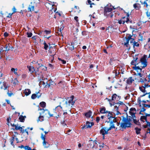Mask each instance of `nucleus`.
<instances>
[{"instance_id": "52", "label": "nucleus", "mask_w": 150, "mask_h": 150, "mask_svg": "<svg viewBox=\"0 0 150 150\" xmlns=\"http://www.w3.org/2000/svg\"><path fill=\"white\" fill-rule=\"evenodd\" d=\"M69 48L71 50H72L74 49V46L72 45V44H71V45L70 46V47H69Z\"/></svg>"}, {"instance_id": "11", "label": "nucleus", "mask_w": 150, "mask_h": 150, "mask_svg": "<svg viewBox=\"0 0 150 150\" xmlns=\"http://www.w3.org/2000/svg\"><path fill=\"white\" fill-rule=\"evenodd\" d=\"M74 99V96H71L70 98V99L69 100L68 102H66V107H67L68 106H71V107H72L74 103V101H73Z\"/></svg>"}, {"instance_id": "26", "label": "nucleus", "mask_w": 150, "mask_h": 150, "mask_svg": "<svg viewBox=\"0 0 150 150\" xmlns=\"http://www.w3.org/2000/svg\"><path fill=\"white\" fill-rule=\"evenodd\" d=\"M132 36L131 35H129L127 37H126V38L129 41L132 40V41L131 42V43L134 40V39L132 38Z\"/></svg>"}, {"instance_id": "62", "label": "nucleus", "mask_w": 150, "mask_h": 150, "mask_svg": "<svg viewBox=\"0 0 150 150\" xmlns=\"http://www.w3.org/2000/svg\"><path fill=\"white\" fill-rule=\"evenodd\" d=\"M45 32L47 34H50V31L49 30H45Z\"/></svg>"}, {"instance_id": "15", "label": "nucleus", "mask_w": 150, "mask_h": 150, "mask_svg": "<svg viewBox=\"0 0 150 150\" xmlns=\"http://www.w3.org/2000/svg\"><path fill=\"white\" fill-rule=\"evenodd\" d=\"M148 84L147 83H145L142 85V86L139 87L140 90L142 92L144 93L145 92V87H148Z\"/></svg>"}, {"instance_id": "29", "label": "nucleus", "mask_w": 150, "mask_h": 150, "mask_svg": "<svg viewBox=\"0 0 150 150\" xmlns=\"http://www.w3.org/2000/svg\"><path fill=\"white\" fill-rule=\"evenodd\" d=\"M25 117H26L25 116H23L22 115H21L19 117V119L20 120V122H23L25 120Z\"/></svg>"}, {"instance_id": "37", "label": "nucleus", "mask_w": 150, "mask_h": 150, "mask_svg": "<svg viewBox=\"0 0 150 150\" xmlns=\"http://www.w3.org/2000/svg\"><path fill=\"white\" fill-rule=\"evenodd\" d=\"M18 81L16 79H15L13 81V83L14 85H17L18 84Z\"/></svg>"}, {"instance_id": "45", "label": "nucleus", "mask_w": 150, "mask_h": 150, "mask_svg": "<svg viewBox=\"0 0 150 150\" xmlns=\"http://www.w3.org/2000/svg\"><path fill=\"white\" fill-rule=\"evenodd\" d=\"M27 35L28 37H30L32 35V33L30 32H27Z\"/></svg>"}, {"instance_id": "44", "label": "nucleus", "mask_w": 150, "mask_h": 150, "mask_svg": "<svg viewBox=\"0 0 150 150\" xmlns=\"http://www.w3.org/2000/svg\"><path fill=\"white\" fill-rule=\"evenodd\" d=\"M146 109L144 108H142L141 110L139 113L143 115V113H142L143 112H144L145 111Z\"/></svg>"}, {"instance_id": "36", "label": "nucleus", "mask_w": 150, "mask_h": 150, "mask_svg": "<svg viewBox=\"0 0 150 150\" xmlns=\"http://www.w3.org/2000/svg\"><path fill=\"white\" fill-rule=\"evenodd\" d=\"M147 81V79L145 78H141L140 80V82L142 83L145 82L146 81Z\"/></svg>"}, {"instance_id": "41", "label": "nucleus", "mask_w": 150, "mask_h": 150, "mask_svg": "<svg viewBox=\"0 0 150 150\" xmlns=\"http://www.w3.org/2000/svg\"><path fill=\"white\" fill-rule=\"evenodd\" d=\"M43 44L44 45V48L45 50H47V49L48 48V46L47 44V43L44 42L43 43Z\"/></svg>"}, {"instance_id": "16", "label": "nucleus", "mask_w": 150, "mask_h": 150, "mask_svg": "<svg viewBox=\"0 0 150 150\" xmlns=\"http://www.w3.org/2000/svg\"><path fill=\"white\" fill-rule=\"evenodd\" d=\"M94 123L93 122H90L88 121L86 122V125L84 126L85 128H88L91 127L93 125Z\"/></svg>"}, {"instance_id": "50", "label": "nucleus", "mask_w": 150, "mask_h": 150, "mask_svg": "<svg viewBox=\"0 0 150 150\" xmlns=\"http://www.w3.org/2000/svg\"><path fill=\"white\" fill-rule=\"evenodd\" d=\"M4 51L3 47H1L0 48V53L1 54L3 53V52Z\"/></svg>"}, {"instance_id": "4", "label": "nucleus", "mask_w": 150, "mask_h": 150, "mask_svg": "<svg viewBox=\"0 0 150 150\" xmlns=\"http://www.w3.org/2000/svg\"><path fill=\"white\" fill-rule=\"evenodd\" d=\"M97 142L96 140H90L89 141L88 146L92 148H95V150H98L97 149Z\"/></svg>"}, {"instance_id": "64", "label": "nucleus", "mask_w": 150, "mask_h": 150, "mask_svg": "<svg viewBox=\"0 0 150 150\" xmlns=\"http://www.w3.org/2000/svg\"><path fill=\"white\" fill-rule=\"evenodd\" d=\"M8 34L7 32H5L4 33V35L5 37H7L8 36Z\"/></svg>"}, {"instance_id": "33", "label": "nucleus", "mask_w": 150, "mask_h": 150, "mask_svg": "<svg viewBox=\"0 0 150 150\" xmlns=\"http://www.w3.org/2000/svg\"><path fill=\"white\" fill-rule=\"evenodd\" d=\"M144 2V6H146L147 8H148L149 6H150V0H149L148 3L145 2Z\"/></svg>"}, {"instance_id": "63", "label": "nucleus", "mask_w": 150, "mask_h": 150, "mask_svg": "<svg viewBox=\"0 0 150 150\" xmlns=\"http://www.w3.org/2000/svg\"><path fill=\"white\" fill-rule=\"evenodd\" d=\"M100 117H97L96 119V121H97V122H98L100 120Z\"/></svg>"}, {"instance_id": "23", "label": "nucleus", "mask_w": 150, "mask_h": 150, "mask_svg": "<svg viewBox=\"0 0 150 150\" xmlns=\"http://www.w3.org/2000/svg\"><path fill=\"white\" fill-rule=\"evenodd\" d=\"M134 81V80L132 79V77H130L127 80V83L130 84H131Z\"/></svg>"}, {"instance_id": "47", "label": "nucleus", "mask_w": 150, "mask_h": 150, "mask_svg": "<svg viewBox=\"0 0 150 150\" xmlns=\"http://www.w3.org/2000/svg\"><path fill=\"white\" fill-rule=\"evenodd\" d=\"M109 15H108L107 16H108L110 17L111 18H112L113 16V13L112 12H110V13H108Z\"/></svg>"}, {"instance_id": "51", "label": "nucleus", "mask_w": 150, "mask_h": 150, "mask_svg": "<svg viewBox=\"0 0 150 150\" xmlns=\"http://www.w3.org/2000/svg\"><path fill=\"white\" fill-rule=\"evenodd\" d=\"M139 44L137 42H134L133 45L134 47L135 46L138 47L139 46Z\"/></svg>"}, {"instance_id": "27", "label": "nucleus", "mask_w": 150, "mask_h": 150, "mask_svg": "<svg viewBox=\"0 0 150 150\" xmlns=\"http://www.w3.org/2000/svg\"><path fill=\"white\" fill-rule=\"evenodd\" d=\"M31 4H32V3H31ZM34 6L31 4L29 5L28 9L30 11H32L34 10Z\"/></svg>"}, {"instance_id": "32", "label": "nucleus", "mask_w": 150, "mask_h": 150, "mask_svg": "<svg viewBox=\"0 0 150 150\" xmlns=\"http://www.w3.org/2000/svg\"><path fill=\"white\" fill-rule=\"evenodd\" d=\"M45 118V117L41 116V115L39 117L38 119L37 120V121L38 122L40 121H42L44 120V118Z\"/></svg>"}, {"instance_id": "19", "label": "nucleus", "mask_w": 150, "mask_h": 150, "mask_svg": "<svg viewBox=\"0 0 150 150\" xmlns=\"http://www.w3.org/2000/svg\"><path fill=\"white\" fill-rule=\"evenodd\" d=\"M37 94V96L36 94H33L31 96V98L33 99H34L35 98H36L37 97L38 98H39L41 96V94L40 93H39V92H38L36 93Z\"/></svg>"}, {"instance_id": "14", "label": "nucleus", "mask_w": 150, "mask_h": 150, "mask_svg": "<svg viewBox=\"0 0 150 150\" xmlns=\"http://www.w3.org/2000/svg\"><path fill=\"white\" fill-rule=\"evenodd\" d=\"M113 111L114 114L115 115H119L121 114L120 113L118 110V107L117 105L114 106Z\"/></svg>"}, {"instance_id": "59", "label": "nucleus", "mask_w": 150, "mask_h": 150, "mask_svg": "<svg viewBox=\"0 0 150 150\" xmlns=\"http://www.w3.org/2000/svg\"><path fill=\"white\" fill-rule=\"evenodd\" d=\"M134 120V122L136 124L138 125L139 123V122H138L137 120H135L134 118H133Z\"/></svg>"}, {"instance_id": "30", "label": "nucleus", "mask_w": 150, "mask_h": 150, "mask_svg": "<svg viewBox=\"0 0 150 150\" xmlns=\"http://www.w3.org/2000/svg\"><path fill=\"white\" fill-rule=\"evenodd\" d=\"M120 97L117 96L116 94H114L113 95L112 97V100H115L117 98H119Z\"/></svg>"}, {"instance_id": "22", "label": "nucleus", "mask_w": 150, "mask_h": 150, "mask_svg": "<svg viewBox=\"0 0 150 150\" xmlns=\"http://www.w3.org/2000/svg\"><path fill=\"white\" fill-rule=\"evenodd\" d=\"M108 111L106 110V109L105 107L101 108L100 110V112L102 114L107 113Z\"/></svg>"}, {"instance_id": "56", "label": "nucleus", "mask_w": 150, "mask_h": 150, "mask_svg": "<svg viewBox=\"0 0 150 150\" xmlns=\"http://www.w3.org/2000/svg\"><path fill=\"white\" fill-rule=\"evenodd\" d=\"M12 11H13V14L14 13H15L16 12V8L15 7H14L12 9Z\"/></svg>"}, {"instance_id": "9", "label": "nucleus", "mask_w": 150, "mask_h": 150, "mask_svg": "<svg viewBox=\"0 0 150 150\" xmlns=\"http://www.w3.org/2000/svg\"><path fill=\"white\" fill-rule=\"evenodd\" d=\"M61 115V114L56 110H53L51 112V114H50V117H54L58 118Z\"/></svg>"}, {"instance_id": "53", "label": "nucleus", "mask_w": 150, "mask_h": 150, "mask_svg": "<svg viewBox=\"0 0 150 150\" xmlns=\"http://www.w3.org/2000/svg\"><path fill=\"white\" fill-rule=\"evenodd\" d=\"M58 59L59 60H61V61H62V64H66V61L65 60H63V59L62 60V59H60V58H59Z\"/></svg>"}, {"instance_id": "7", "label": "nucleus", "mask_w": 150, "mask_h": 150, "mask_svg": "<svg viewBox=\"0 0 150 150\" xmlns=\"http://www.w3.org/2000/svg\"><path fill=\"white\" fill-rule=\"evenodd\" d=\"M41 138L43 140L42 144L45 148H48L50 146V144L45 141V136L43 134H41Z\"/></svg>"}, {"instance_id": "28", "label": "nucleus", "mask_w": 150, "mask_h": 150, "mask_svg": "<svg viewBox=\"0 0 150 150\" xmlns=\"http://www.w3.org/2000/svg\"><path fill=\"white\" fill-rule=\"evenodd\" d=\"M134 8L136 9H139L140 8V5L138 3H136L134 4Z\"/></svg>"}, {"instance_id": "21", "label": "nucleus", "mask_w": 150, "mask_h": 150, "mask_svg": "<svg viewBox=\"0 0 150 150\" xmlns=\"http://www.w3.org/2000/svg\"><path fill=\"white\" fill-rule=\"evenodd\" d=\"M31 91L30 89H26L23 91V93L25 95L27 96L29 95L31 93Z\"/></svg>"}, {"instance_id": "2", "label": "nucleus", "mask_w": 150, "mask_h": 150, "mask_svg": "<svg viewBox=\"0 0 150 150\" xmlns=\"http://www.w3.org/2000/svg\"><path fill=\"white\" fill-rule=\"evenodd\" d=\"M147 58V55L144 54L141 58L140 62L139 64L140 67L144 68L147 66V62L146 60Z\"/></svg>"}, {"instance_id": "60", "label": "nucleus", "mask_w": 150, "mask_h": 150, "mask_svg": "<svg viewBox=\"0 0 150 150\" xmlns=\"http://www.w3.org/2000/svg\"><path fill=\"white\" fill-rule=\"evenodd\" d=\"M141 119L146 120V117L145 116H142L141 117Z\"/></svg>"}, {"instance_id": "3", "label": "nucleus", "mask_w": 150, "mask_h": 150, "mask_svg": "<svg viewBox=\"0 0 150 150\" xmlns=\"http://www.w3.org/2000/svg\"><path fill=\"white\" fill-rule=\"evenodd\" d=\"M134 71L133 72L135 74V75H138L140 77H142V75L141 74L140 72L142 71V68L140 67L139 66H136V65L132 67Z\"/></svg>"}, {"instance_id": "61", "label": "nucleus", "mask_w": 150, "mask_h": 150, "mask_svg": "<svg viewBox=\"0 0 150 150\" xmlns=\"http://www.w3.org/2000/svg\"><path fill=\"white\" fill-rule=\"evenodd\" d=\"M12 14H13V13H9L8 14V15L7 16V17H8V18H11V16H12Z\"/></svg>"}, {"instance_id": "38", "label": "nucleus", "mask_w": 150, "mask_h": 150, "mask_svg": "<svg viewBox=\"0 0 150 150\" xmlns=\"http://www.w3.org/2000/svg\"><path fill=\"white\" fill-rule=\"evenodd\" d=\"M136 130V133L137 134H138L140 133V131H141V129L138 128L136 127L135 129Z\"/></svg>"}, {"instance_id": "57", "label": "nucleus", "mask_w": 150, "mask_h": 150, "mask_svg": "<svg viewBox=\"0 0 150 150\" xmlns=\"http://www.w3.org/2000/svg\"><path fill=\"white\" fill-rule=\"evenodd\" d=\"M74 19L77 22H78V17L77 16H75L74 17Z\"/></svg>"}, {"instance_id": "46", "label": "nucleus", "mask_w": 150, "mask_h": 150, "mask_svg": "<svg viewBox=\"0 0 150 150\" xmlns=\"http://www.w3.org/2000/svg\"><path fill=\"white\" fill-rule=\"evenodd\" d=\"M121 86V85L118 83H116L115 84V88H117L118 87H120Z\"/></svg>"}, {"instance_id": "1", "label": "nucleus", "mask_w": 150, "mask_h": 150, "mask_svg": "<svg viewBox=\"0 0 150 150\" xmlns=\"http://www.w3.org/2000/svg\"><path fill=\"white\" fill-rule=\"evenodd\" d=\"M131 124L129 120L128 119H126L123 121L120 124V130L123 131L126 128L129 127H131Z\"/></svg>"}, {"instance_id": "40", "label": "nucleus", "mask_w": 150, "mask_h": 150, "mask_svg": "<svg viewBox=\"0 0 150 150\" xmlns=\"http://www.w3.org/2000/svg\"><path fill=\"white\" fill-rule=\"evenodd\" d=\"M129 40L126 38L125 42H124V45L127 47H128L129 45Z\"/></svg>"}, {"instance_id": "42", "label": "nucleus", "mask_w": 150, "mask_h": 150, "mask_svg": "<svg viewBox=\"0 0 150 150\" xmlns=\"http://www.w3.org/2000/svg\"><path fill=\"white\" fill-rule=\"evenodd\" d=\"M146 78L147 79V81L150 83V73L147 76ZM149 86H150V85Z\"/></svg>"}, {"instance_id": "35", "label": "nucleus", "mask_w": 150, "mask_h": 150, "mask_svg": "<svg viewBox=\"0 0 150 150\" xmlns=\"http://www.w3.org/2000/svg\"><path fill=\"white\" fill-rule=\"evenodd\" d=\"M88 3V4L90 5V7L91 8H92L93 6H92V5H95V4L93 3H92L91 1L90 0H88L87 1Z\"/></svg>"}, {"instance_id": "25", "label": "nucleus", "mask_w": 150, "mask_h": 150, "mask_svg": "<svg viewBox=\"0 0 150 150\" xmlns=\"http://www.w3.org/2000/svg\"><path fill=\"white\" fill-rule=\"evenodd\" d=\"M55 48L54 47H50L49 51L51 54H54L55 53Z\"/></svg>"}, {"instance_id": "20", "label": "nucleus", "mask_w": 150, "mask_h": 150, "mask_svg": "<svg viewBox=\"0 0 150 150\" xmlns=\"http://www.w3.org/2000/svg\"><path fill=\"white\" fill-rule=\"evenodd\" d=\"M0 87L1 89H3L4 90H6L7 88V86L5 83H0Z\"/></svg>"}, {"instance_id": "12", "label": "nucleus", "mask_w": 150, "mask_h": 150, "mask_svg": "<svg viewBox=\"0 0 150 150\" xmlns=\"http://www.w3.org/2000/svg\"><path fill=\"white\" fill-rule=\"evenodd\" d=\"M110 130V129H108L106 127H105L102 128L100 130V133L102 134L103 136V138H104V135L105 134H107L108 133V131Z\"/></svg>"}, {"instance_id": "18", "label": "nucleus", "mask_w": 150, "mask_h": 150, "mask_svg": "<svg viewBox=\"0 0 150 150\" xmlns=\"http://www.w3.org/2000/svg\"><path fill=\"white\" fill-rule=\"evenodd\" d=\"M54 110H56L57 112H59L60 114H61L62 112V108L60 105H59L56 107Z\"/></svg>"}, {"instance_id": "24", "label": "nucleus", "mask_w": 150, "mask_h": 150, "mask_svg": "<svg viewBox=\"0 0 150 150\" xmlns=\"http://www.w3.org/2000/svg\"><path fill=\"white\" fill-rule=\"evenodd\" d=\"M92 112L89 110L88 112L85 113V115L87 118H90L92 116Z\"/></svg>"}, {"instance_id": "49", "label": "nucleus", "mask_w": 150, "mask_h": 150, "mask_svg": "<svg viewBox=\"0 0 150 150\" xmlns=\"http://www.w3.org/2000/svg\"><path fill=\"white\" fill-rule=\"evenodd\" d=\"M136 62L135 60H132L131 62V64L132 65H136Z\"/></svg>"}, {"instance_id": "17", "label": "nucleus", "mask_w": 150, "mask_h": 150, "mask_svg": "<svg viewBox=\"0 0 150 150\" xmlns=\"http://www.w3.org/2000/svg\"><path fill=\"white\" fill-rule=\"evenodd\" d=\"M23 127H24L22 126V127H21L20 129H19V130L22 133H23L25 132L27 133V135H28V129H29V128H28L27 129H25V130H24V129L23 128Z\"/></svg>"}, {"instance_id": "58", "label": "nucleus", "mask_w": 150, "mask_h": 150, "mask_svg": "<svg viewBox=\"0 0 150 150\" xmlns=\"http://www.w3.org/2000/svg\"><path fill=\"white\" fill-rule=\"evenodd\" d=\"M112 128H115V127L114 126V125L113 124H111L110 127L109 129L110 128V129H112Z\"/></svg>"}, {"instance_id": "6", "label": "nucleus", "mask_w": 150, "mask_h": 150, "mask_svg": "<svg viewBox=\"0 0 150 150\" xmlns=\"http://www.w3.org/2000/svg\"><path fill=\"white\" fill-rule=\"evenodd\" d=\"M113 6L110 5L109 6H106L104 9V14L105 16L109 15L108 13L111 12V11L112 10Z\"/></svg>"}, {"instance_id": "43", "label": "nucleus", "mask_w": 150, "mask_h": 150, "mask_svg": "<svg viewBox=\"0 0 150 150\" xmlns=\"http://www.w3.org/2000/svg\"><path fill=\"white\" fill-rule=\"evenodd\" d=\"M15 129L16 130H18L20 129L21 127L18 125H15Z\"/></svg>"}, {"instance_id": "55", "label": "nucleus", "mask_w": 150, "mask_h": 150, "mask_svg": "<svg viewBox=\"0 0 150 150\" xmlns=\"http://www.w3.org/2000/svg\"><path fill=\"white\" fill-rule=\"evenodd\" d=\"M116 104L118 105H122L123 104V103L122 102L119 101L116 103Z\"/></svg>"}, {"instance_id": "39", "label": "nucleus", "mask_w": 150, "mask_h": 150, "mask_svg": "<svg viewBox=\"0 0 150 150\" xmlns=\"http://www.w3.org/2000/svg\"><path fill=\"white\" fill-rule=\"evenodd\" d=\"M10 45L9 43L8 45H5V48L6 49V51H8L10 50V49L9 48Z\"/></svg>"}, {"instance_id": "5", "label": "nucleus", "mask_w": 150, "mask_h": 150, "mask_svg": "<svg viewBox=\"0 0 150 150\" xmlns=\"http://www.w3.org/2000/svg\"><path fill=\"white\" fill-rule=\"evenodd\" d=\"M129 22L132 23V21H129V18L125 16L122 17L120 20L118 21V23L120 24L122 23L124 24L125 22L128 23Z\"/></svg>"}, {"instance_id": "31", "label": "nucleus", "mask_w": 150, "mask_h": 150, "mask_svg": "<svg viewBox=\"0 0 150 150\" xmlns=\"http://www.w3.org/2000/svg\"><path fill=\"white\" fill-rule=\"evenodd\" d=\"M40 105L41 107L44 108L46 106V104L45 102H42L40 103Z\"/></svg>"}, {"instance_id": "34", "label": "nucleus", "mask_w": 150, "mask_h": 150, "mask_svg": "<svg viewBox=\"0 0 150 150\" xmlns=\"http://www.w3.org/2000/svg\"><path fill=\"white\" fill-rule=\"evenodd\" d=\"M11 71L13 72L14 74L16 75H17V71H18V69L17 68L14 69V68H12L11 69Z\"/></svg>"}, {"instance_id": "10", "label": "nucleus", "mask_w": 150, "mask_h": 150, "mask_svg": "<svg viewBox=\"0 0 150 150\" xmlns=\"http://www.w3.org/2000/svg\"><path fill=\"white\" fill-rule=\"evenodd\" d=\"M106 116L107 117L108 119L110 120V122H112V120L113 119V121H114L113 120H115L114 117L113 115L112 114V112H111L108 111L107 113H106Z\"/></svg>"}, {"instance_id": "8", "label": "nucleus", "mask_w": 150, "mask_h": 150, "mask_svg": "<svg viewBox=\"0 0 150 150\" xmlns=\"http://www.w3.org/2000/svg\"><path fill=\"white\" fill-rule=\"evenodd\" d=\"M50 114H51V113H50L48 110L44 109L42 110L41 112L40 113V115L45 118L48 117V115L50 116Z\"/></svg>"}, {"instance_id": "48", "label": "nucleus", "mask_w": 150, "mask_h": 150, "mask_svg": "<svg viewBox=\"0 0 150 150\" xmlns=\"http://www.w3.org/2000/svg\"><path fill=\"white\" fill-rule=\"evenodd\" d=\"M146 15L147 17L150 19V12L147 11L146 12Z\"/></svg>"}, {"instance_id": "54", "label": "nucleus", "mask_w": 150, "mask_h": 150, "mask_svg": "<svg viewBox=\"0 0 150 150\" xmlns=\"http://www.w3.org/2000/svg\"><path fill=\"white\" fill-rule=\"evenodd\" d=\"M33 67H29V70L30 72H33Z\"/></svg>"}, {"instance_id": "13", "label": "nucleus", "mask_w": 150, "mask_h": 150, "mask_svg": "<svg viewBox=\"0 0 150 150\" xmlns=\"http://www.w3.org/2000/svg\"><path fill=\"white\" fill-rule=\"evenodd\" d=\"M136 113V110L135 108H130L129 111V113L131 115L132 118H134L135 117V115Z\"/></svg>"}]
</instances>
